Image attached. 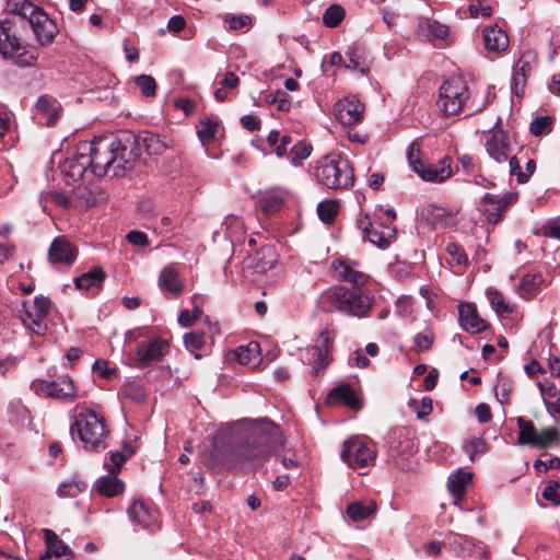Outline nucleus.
<instances>
[{
    "instance_id": "f257e3e1",
    "label": "nucleus",
    "mask_w": 560,
    "mask_h": 560,
    "mask_svg": "<svg viewBox=\"0 0 560 560\" xmlns=\"http://www.w3.org/2000/svg\"><path fill=\"white\" fill-rule=\"evenodd\" d=\"M114 136L80 142L62 164V173L72 182L102 177L112 171Z\"/></svg>"
},
{
    "instance_id": "f03ea898",
    "label": "nucleus",
    "mask_w": 560,
    "mask_h": 560,
    "mask_svg": "<svg viewBox=\"0 0 560 560\" xmlns=\"http://www.w3.org/2000/svg\"><path fill=\"white\" fill-rule=\"evenodd\" d=\"M240 430L242 436L235 454L250 468L259 467L282 443L280 428L266 418L244 421Z\"/></svg>"
},
{
    "instance_id": "7ed1b4c3",
    "label": "nucleus",
    "mask_w": 560,
    "mask_h": 560,
    "mask_svg": "<svg viewBox=\"0 0 560 560\" xmlns=\"http://www.w3.org/2000/svg\"><path fill=\"white\" fill-rule=\"evenodd\" d=\"M70 433L74 438L78 434L85 451L101 452L107 447L109 430L105 419L90 409H74Z\"/></svg>"
},
{
    "instance_id": "20e7f679",
    "label": "nucleus",
    "mask_w": 560,
    "mask_h": 560,
    "mask_svg": "<svg viewBox=\"0 0 560 560\" xmlns=\"http://www.w3.org/2000/svg\"><path fill=\"white\" fill-rule=\"evenodd\" d=\"M323 299L335 311L349 316L365 317L372 308L374 298L361 288L335 285L323 293Z\"/></svg>"
},
{
    "instance_id": "39448f33",
    "label": "nucleus",
    "mask_w": 560,
    "mask_h": 560,
    "mask_svg": "<svg viewBox=\"0 0 560 560\" xmlns=\"http://www.w3.org/2000/svg\"><path fill=\"white\" fill-rule=\"evenodd\" d=\"M316 178L329 189H347L354 183V173L346 156L331 152L318 161Z\"/></svg>"
},
{
    "instance_id": "423d86ee",
    "label": "nucleus",
    "mask_w": 560,
    "mask_h": 560,
    "mask_svg": "<svg viewBox=\"0 0 560 560\" xmlns=\"http://www.w3.org/2000/svg\"><path fill=\"white\" fill-rule=\"evenodd\" d=\"M13 12L26 20L36 42L40 46L51 44L59 33L55 20H52L40 7L24 0L14 4Z\"/></svg>"
},
{
    "instance_id": "0eeeda50",
    "label": "nucleus",
    "mask_w": 560,
    "mask_h": 560,
    "mask_svg": "<svg viewBox=\"0 0 560 560\" xmlns=\"http://www.w3.org/2000/svg\"><path fill=\"white\" fill-rule=\"evenodd\" d=\"M22 38L16 35V23L13 19L0 20V55L4 59H13L20 67H30L38 58L37 52L23 50Z\"/></svg>"
},
{
    "instance_id": "6e6552de",
    "label": "nucleus",
    "mask_w": 560,
    "mask_h": 560,
    "mask_svg": "<svg viewBox=\"0 0 560 560\" xmlns=\"http://www.w3.org/2000/svg\"><path fill=\"white\" fill-rule=\"evenodd\" d=\"M469 98L468 88L460 78L453 77L443 82L439 91L436 106L445 116L458 114Z\"/></svg>"
},
{
    "instance_id": "1a4fd4ad",
    "label": "nucleus",
    "mask_w": 560,
    "mask_h": 560,
    "mask_svg": "<svg viewBox=\"0 0 560 560\" xmlns=\"http://www.w3.org/2000/svg\"><path fill=\"white\" fill-rule=\"evenodd\" d=\"M52 308L49 298L37 295L33 301L22 303L21 319L25 328L32 332L44 336L48 330V316Z\"/></svg>"
},
{
    "instance_id": "9d476101",
    "label": "nucleus",
    "mask_w": 560,
    "mask_h": 560,
    "mask_svg": "<svg viewBox=\"0 0 560 560\" xmlns=\"http://www.w3.org/2000/svg\"><path fill=\"white\" fill-rule=\"evenodd\" d=\"M488 155L498 164L509 162L510 172L520 168V160L514 153L513 139L502 130H495L485 143Z\"/></svg>"
},
{
    "instance_id": "9b49d317",
    "label": "nucleus",
    "mask_w": 560,
    "mask_h": 560,
    "mask_svg": "<svg viewBox=\"0 0 560 560\" xmlns=\"http://www.w3.org/2000/svg\"><path fill=\"white\" fill-rule=\"evenodd\" d=\"M140 158L136 142L130 138L119 139L114 137L113 147V176H124L128 171H131Z\"/></svg>"
},
{
    "instance_id": "f8f14e48",
    "label": "nucleus",
    "mask_w": 560,
    "mask_h": 560,
    "mask_svg": "<svg viewBox=\"0 0 560 560\" xmlns=\"http://www.w3.org/2000/svg\"><path fill=\"white\" fill-rule=\"evenodd\" d=\"M518 199V194L508 191L503 195L486 194L479 203V211L489 224H497L503 218L508 207Z\"/></svg>"
},
{
    "instance_id": "ddd939ff",
    "label": "nucleus",
    "mask_w": 560,
    "mask_h": 560,
    "mask_svg": "<svg viewBox=\"0 0 560 560\" xmlns=\"http://www.w3.org/2000/svg\"><path fill=\"white\" fill-rule=\"evenodd\" d=\"M341 458L349 467H368L374 462L375 452L363 440L351 438L343 443Z\"/></svg>"
},
{
    "instance_id": "4468645a",
    "label": "nucleus",
    "mask_w": 560,
    "mask_h": 560,
    "mask_svg": "<svg viewBox=\"0 0 560 560\" xmlns=\"http://www.w3.org/2000/svg\"><path fill=\"white\" fill-rule=\"evenodd\" d=\"M331 270L338 281L349 282L353 284L354 288H361L370 280V276L360 270L359 264L354 260L345 258L334 259L331 261Z\"/></svg>"
},
{
    "instance_id": "2eb2a0df",
    "label": "nucleus",
    "mask_w": 560,
    "mask_h": 560,
    "mask_svg": "<svg viewBox=\"0 0 560 560\" xmlns=\"http://www.w3.org/2000/svg\"><path fill=\"white\" fill-rule=\"evenodd\" d=\"M33 386L55 399L73 401L78 398L74 384L68 376H62L58 381H35Z\"/></svg>"
},
{
    "instance_id": "dca6fc26",
    "label": "nucleus",
    "mask_w": 560,
    "mask_h": 560,
    "mask_svg": "<svg viewBox=\"0 0 560 560\" xmlns=\"http://www.w3.org/2000/svg\"><path fill=\"white\" fill-rule=\"evenodd\" d=\"M364 108L357 97H345L335 104V116L343 126H353L362 120Z\"/></svg>"
},
{
    "instance_id": "f3484780",
    "label": "nucleus",
    "mask_w": 560,
    "mask_h": 560,
    "mask_svg": "<svg viewBox=\"0 0 560 560\" xmlns=\"http://www.w3.org/2000/svg\"><path fill=\"white\" fill-rule=\"evenodd\" d=\"M127 513L131 522L140 525L142 528L153 529L158 526L159 513L150 502L137 499Z\"/></svg>"
},
{
    "instance_id": "a211bd4d",
    "label": "nucleus",
    "mask_w": 560,
    "mask_h": 560,
    "mask_svg": "<svg viewBox=\"0 0 560 560\" xmlns=\"http://www.w3.org/2000/svg\"><path fill=\"white\" fill-rule=\"evenodd\" d=\"M78 256V248L65 236L56 237L48 249V259L51 264L71 266Z\"/></svg>"
},
{
    "instance_id": "6ab92c4d",
    "label": "nucleus",
    "mask_w": 560,
    "mask_h": 560,
    "mask_svg": "<svg viewBox=\"0 0 560 560\" xmlns=\"http://www.w3.org/2000/svg\"><path fill=\"white\" fill-rule=\"evenodd\" d=\"M61 106L56 98L43 95L35 105L34 118L39 125L52 126L59 119Z\"/></svg>"
},
{
    "instance_id": "aec40b11",
    "label": "nucleus",
    "mask_w": 560,
    "mask_h": 560,
    "mask_svg": "<svg viewBox=\"0 0 560 560\" xmlns=\"http://www.w3.org/2000/svg\"><path fill=\"white\" fill-rule=\"evenodd\" d=\"M451 158L444 156L438 163L425 165L423 162L421 167H418L415 172L424 182L430 183H443L452 176Z\"/></svg>"
},
{
    "instance_id": "412c9836",
    "label": "nucleus",
    "mask_w": 560,
    "mask_h": 560,
    "mask_svg": "<svg viewBox=\"0 0 560 560\" xmlns=\"http://www.w3.org/2000/svg\"><path fill=\"white\" fill-rule=\"evenodd\" d=\"M168 351V343L162 338H154L149 342L137 346L136 355L142 365L160 361Z\"/></svg>"
},
{
    "instance_id": "4be33fe9",
    "label": "nucleus",
    "mask_w": 560,
    "mask_h": 560,
    "mask_svg": "<svg viewBox=\"0 0 560 560\" xmlns=\"http://www.w3.org/2000/svg\"><path fill=\"white\" fill-rule=\"evenodd\" d=\"M43 534L46 545V553L38 560H51V557H55L56 560H71L73 558L72 550L57 536L54 530L44 529Z\"/></svg>"
},
{
    "instance_id": "5701e85b",
    "label": "nucleus",
    "mask_w": 560,
    "mask_h": 560,
    "mask_svg": "<svg viewBox=\"0 0 560 560\" xmlns=\"http://www.w3.org/2000/svg\"><path fill=\"white\" fill-rule=\"evenodd\" d=\"M459 323L470 334H479L487 329V323L477 313L474 304L464 303L458 306Z\"/></svg>"
},
{
    "instance_id": "b1692460",
    "label": "nucleus",
    "mask_w": 560,
    "mask_h": 560,
    "mask_svg": "<svg viewBox=\"0 0 560 560\" xmlns=\"http://www.w3.org/2000/svg\"><path fill=\"white\" fill-rule=\"evenodd\" d=\"M485 48L488 52L499 54L509 45L506 33L497 25L487 26L482 31Z\"/></svg>"
},
{
    "instance_id": "393cba45",
    "label": "nucleus",
    "mask_w": 560,
    "mask_h": 560,
    "mask_svg": "<svg viewBox=\"0 0 560 560\" xmlns=\"http://www.w3.org/2000/svg\"><path fill=\"white\" fill-rule=\"evenodd\" d=\"M448 32L450 30L446 25L434 20L421 19L418 23V34L432 43L438 40L446 42Z\"/></svg>"
},
{
    "instance_id": "a878e982",
    "label": "nucleus",
    "mask_w": 560,
    "mask_h": 560,
    "mask_svg": "<svg viewBox=\"0 0 560 560\" xmlns=\"http://www.w3.org/2000/svg\"><path fill=\"white\" fill-rule=\"evenodd\" d=\"M359 226L363 230L364 236L374 245L378 247H387L390 243V240L394 236V230H388L387 232L378 231L375 229L369 220L368 215L360 218L358 220Z\"/></svg>"
},
{
    "instance_id": "bb28decb",
    "label": "nucleus",
    "mask_w": 560,
    "mask_h": 560,
    "mask_svg": "<svg viewBox=\"0 0 560 560\" xmlns=\"http://www.w3.org/2000/svg\"><path fill=\"white\" fill-rule=\"evenodd\" d=\"M332 341L329 337L328 330H322L317 337L315 345L308 349L314 363L319 368H325L328 364V354L330 352Z\"/></svg>"
},
{
    "instance_id": "cd10ccee",
    "label": "nucleus",
    "mask_w": 560,
    "mask_h": 560,
    "mask_svg": "<svg viewBox=\"0 0 560 560\" xmlns=\"http://www.w3.org/2000/svg\"><path fill=\"white\" fill-rule=\"evenodd\" d=\"M285 196L287 194L283 189L272 188L261 192L258 202L265 213L271 214L282 208Z\"/></svg>"
},
{
    "instance_id": "c85d7f7f",
    "label": "nucleus",
    "mask_w": 560,
    "mask_h": 560,
    "mask_svg": "<svg viewBox=\"0 0 560 560\" xmlns=\"http://www.w3.org/2000/svg\"><path fill=\"white\" fill-rule=\"evenodd\" d=\"M330 404L342 402L352 409L360 407V400L357 393L349 384H341L330 390L327 396Z\"/></svg>"
},
{
    "instance_id": "c756f323",
    "label": "nucleus",
    "mask_w": 560,
    "mask_h": 560,
    "mask_svg": "<svg viewBox=\"0 0 560 560\" xmlns=\"http://www.w3.org/2000/svg\"><path fill=\"white\" fill-rule=\"evenodd\" d=\"M131 140L136 142L138 150L142 148L150 155L162 154L166 149L160 136L150 131H142L137 138Z\"/></svg>"
},
{
    "instance_id": "7c9ffc66",
    "label": "nucleus",
    "mask_w": 560,
    "mask_h": 560,
    "mask_svg": "<svg viewBox=\"0 0 560 560\" xmlns=\"http://www.w3.org/2000/svg\"><path fill=\"white\" fill-rule=\"evenodd\" d=\"M94 489L103 497L114 498L122 493L125 490V483L114 475L100 477Z\"/></svg>"
},
{
    "instance_id": "2f4dec72",
    "label": "nucleus",
    "mask_w": 560,
    "mask_h": 560,
    "mask_svg": "<svg viewBox=\"0 0 560 560\" xmlns=\"http://www.w3.org/2000/svg\"><path fill=\"white\" fill-rule=\"evenodd\" d=\"M222 229L224 230L225 237L232 244L241 243L245 240V224L240 217L228 215L222 223Z\"/></svg>"
},
{
    "instance_id": "473e14b6",
    "label": "nucleus",
    "mask_w": 560,
    "mask_h": 560,
    "mask_svg": "<svg viewBox=\"0 0 560 560\" xmlns=\"http://www.w3.org/2000/svg\"><path fill=\"white\" fill-rule=\"evenodd\" d=\"M471 478V472L462 470H458L448 478L447 487L455 499V503L459 502L464 498L466 488L470 483Z\"/></svg>"
},
{
    "instance_id": "72a5a7b5",
    "label": "nucleus",
    "mask_w": 560,
    "mask_h": 560,
    "mask_svg": "<svg viewBox=\"0 0 560 560\" xmlns=\"http://www.w3.org/2000/svg\"><path fill=\"white\" fill-rule=\"evenodd\" d=\"M249 267H253L258 272H265L270 269L275 262V252L270 246H264L255 254L249 255L248 258Z\"/></svg>"
},
{
    "instance_id": "f704fd0d",
    "label": "nucleus",
    "mask_w": 560,
    "mask_h": 560,
    "mask_svg": "<svg viewBox=\"0 0 560 560\" xmlns=\"http://www.w3.org/2000/svg\"><path fill=\"white\" fill-rule=\"evenodd\" d=\"M105 277V272L101 267H94L80 277H77L74 284L77 289L80 290L100 289Z\"/></svg>"
},
{
    "instance_id": "c9c22d12",
    "label": "nucleus",
    "mask_w": 560,
    "mask_h": 560,
    "mask_svg": "<svg viewBox=\"0 0 560 560\" xmlns=\"http://www.w3.org/2000/svg\"><path fill=\"white\" fill-rule=\"evenodd\" d=\"M159 284L164 291L173 294H179L183 291V283L179 279V273L171 266L162 269L159 277Z\"/></svg>"
},
{
    "instance_id": "e433bc0d",
    "label": "nucleus",
    "mask_w": 560,
    "mask_h": 560,
    "mask_svg": "<svg viewBox=\"0 0 560 560\" xmlns=\"http://www.w3.org/2000/svg\"><path fill=\"white\" fill-rule=\"evenodd\" d=\"M375 503L371 500L352 502L347 508V515L353 522H362L375 512Z\"/></svg>"
},
{
    "instance_id": "4c0bfd02",
    "label": "nucleus",
    "mask_w": 560,
    "mask_h": 560,
    "mask_svg": "<svg viewBox=\"0 0 560 560\" xmlns=\"http://www.w3.org/2000/svg\"><path fill=\"white\" fill-rule=\"evenodd\" d=\"M260 347L256 341H250L245 346H241L235 350V358L241 364L256 366L260 362Z\"/></svg>"
},
{
    "instance_id": "58836bf2",
    "label": "nucleus",
    "mask_w": 560,
    "mask_h": 560,
    "mask_svg": "<svg viewBox=\"0 0 560 560\" xmlns=\"http://www.w3.org/2000/svg\"><path fill=\"white\" fill-rule=\"evenodd\" d=\"M448 545L456 555L462 557L470 556L476 547V542L471 537L459 534H451Z\"/></svg>"
},
{
    "instance_id": "ea45409f",
    "label": "nucleus",
    "mask_w": 560,
    "mask_h": 560,
    "mask_svg": "<svg viewBox=\"0 0 560 560\" xmlns=\"http://www.w3.org/2000/svg\"><path fill=\"white\" fill-rule=\"evenodd\" d=\"M517 427H518V435L517 441L521 445H530L534 447V444L537 439L538 431L535 428V424L530 420H526L523 417L517 418Z\"/></svg>"
},
{
    "instance_id": "a19ab883",
    "label": "nucleus",
    "mask_w": 560,
    "mask_h": 560,
    "mask_svg": "<svg viewBox=\"0 0 560 560\" xmlns=\"http://www.w3.org/2000/svg\"><path fill=\"white\" fill-rule=\"evenodd\" d=\"M542 282L544 278L540 273L524 275L520 282V291L522 296L530 298L535 295L539 291Z\"/></svg>"
},
{
    "instance_id": "79ce46f5",
    "label": "nucleus",
    "mask_w": 560,
    "mask_h": 560,
    "mask_svg": "<svg viewBox=\"0 0 560 560\" xmlns=\"http://www.w3.org/2000/svg\"><path fill=\"white\" fill-rule=\"evenodd\" d=\"M397 444L392 446V452L395 455L408 457L415 452V443L410 438V432L401 430L397 435Z\"/></svg>"
},
{
    "instance_id": "37998d69",
    "label": "nucleus",
    "mask_w": 560,
    "mask_h": 560,
    "mask_svg": "<svg viewBox=\"0 0 560 560\" xmlns=\"http://www.w3.org/2000/svg\"><path fill=\"white\" fill-rule=\"evenodd\" d=\"M218 121L212 118H203L197 126V135L200 141L206 144L215 138L218 132Z\"/></svg>"
},
{
    "instance_id": "c03bdc74",
    "label": "nucleus",
    "mask_w": 560,
    "mask_h": 560,
    "mask_svg": "<svg viewBox=\"0 0 560 560\" xmlns=\"http://www.w3.org/2000/svg\"><path fill=\"white\" fill-rule=\"evenodd\" d=\"M558 444H560L559 431L556 428H546L538 432L534 447L548 448Z\"/></svg>"
},
{
    "instance_id": "a18cd8bd",
    "label": "nucleus",
    "mask_w": 560,
    "mask_h": 560,
    "mask_svg": "<svg viewBox=\"0 0 560 560\" xmlns=\"http://www.w3.org/2000/svg\"><path fill=\"white\" fill-rule=\"evenodd\" d=\"M462 448L469 456L470 462H474L477 455L487 452V443L482 438L472 436L463 443Z\"/></svg>"
},
{
    "instance_id": "49530a36",
    "label": "nucleus",
    "mask_w": 560,
    "mask_h": 560,
    "mask_svg": "<svg viewBox=\"0 0 560 560\" xmlns=\"http://www.w3.org/2000/svg\"><path fill=\"white\" fill-rule=\"evenodd\" d=\"M339 211V202L336 200H324L317 206V213L319 219L325 223H330L335 220Z\"/></svg>"
},
{
    "instance_id": "de8ad7c7",
    "label": "nucleus",
    "mask_w": 560,
    "mask_h": 560,
    "mask_svg": "<svg viewBox=\"0 0 560 560\" xmlns=\"http://www.w3.org/2000/svg\"><path fill=\"white\" fill-rule=\"evenodd\" d=\"M345 18V9L339 4L329 5L324 14L323 22L328 27H336Z\"/></svg>"
},
{
    "instance_id": "09e8293b",
    "label": "nucleus",
    "mask_w": 560,
    "mask_h": 560,
    "mask_svg": "<svg viewBox=\"0 0 560 560\" xmlns=\"http://www.w3.org/2000/svg\"><path fill=\"white\" fill-rule=\"evenodd\" d=\"M421 215L428 222L438 225L442 224L445 221V219L447 218V211L442 207L429 205L422 209Z\"/></svg>"
},
{
    "instance_id": "8fccbe9b",
    "label": "nucleus",
    "mask_w": 560,
    "mask_h": 560,
    "mask_svg": "<svg viewBox=\"0 0 560 560\" xmlns=\"http://www.w3.org/2000/svg\"><path fill=\"white\" fill-rule=\"evenodd\" d=\"M536 58L537 56L535 51H524L520 59L517 60V62L515 63L513 72L528 77L533 69V65L536 61Z\"/></svg>"
},
{
    "instance_id": "3c124183",
    "label": "nucleus",
    "mask_w": 560,
    "mask_h": 560,
    "mask_svg": "<svg viewBox=\"0 0 560 560\" xmlns=\"http://www.w3.org/2000/svg\"><path fill=\"white\" fill-rule=\"evenodd\" d=\"M312 152L311 144L304 141H298L289 151L290 161L293 165H300L301 162L310 156Z\"/></svg>"
},
{
    "instance_id": "603ef678",
    "label": "nucleus",
    "mask_w": 560,
    "mask_h": 560,
    "mask_svg": "<svg viewBox=\"0 0 560 560\" xmlns=\"http://www.w3.org/2000/svg\"><path fill=\"white\" fill-rule=\"evenodd\" d=\"M184 343L186 349L194 353L196 359H199L200 354H198L197 351L200 350L205 345V334L197 331L185 334Z\"/></svg>"
},
{
    "instance_id": "864d4df0",
    "label": "nucleus",
    "mask_w": 560,
    "mask_h": 560,
    "mask_svg": "<svg viewBox=\"0 0 560 560\" xmlns=\"http://www.w3.org/2000/svg\"><path fill=\"white\" fill-rule=\"evenodd\" d=\"M487 293L491 306L499 315H510L513 312L512 306L505 303L503 295L499 291L490 289Z\"/></svg>"
},
{
    "instance_id": "5fc2aeb1",
    "label": "nucleus",
    "mask_w": 560,
    "mask_h": 560,
    "mask_svg": "<svg viewBox=\"0 0 560 560\" xmlns=\"http://www.w3.org/2000/svg\"><path fill=\"white\" fill-rule=\"evenodd\" d=\"M86 488L85 482L81 480H70L59 485L57 494L61 498L74 497L79 492H83Z\"/></svg>"
},
{
    "instance_id": "6e6d98bb",
    "label": "nucleus",
    "mask_w": 560,
    "mask_h": 560,
    "mask_svg": "<svg viewBox=\"0 0 560 560\" xmlns=\"http://www.w3.org/2000/svg\"><path fill=\"white\" fill-rule=\"evenodd\" d=\"M119 395L137 402H140L145 398L144 389L141 385L135 382L125 384L120 388Z\"/></svg>"
},
{
    "instance_id": "4d7b16f0",
    "label": "nucleus",
    "mask_w": 560,
    "mask_h": 560,
    "mask_svg": "<svg viewBox=\"0 0 560 560\" xmlns=\"http://www.w3.org/2000/svg\"><path fill=\"white\" fill-rule=\"evenodd\" d=\"M135 83L143 96L151 97L155 95L156 82L153 77L147 74L138 75L135 78Z\"/></svg>"
},
{
    "instance_id": "13d9d810",
    "label": "nucleus",
    "mask_w": 560,
    "mask_h": 560,
    "mask_svg": "<svg viewBox=\"0 0 560 560\" xmlns=\"http://www.w3.org/2000/svg\"><path fill=\"white\" fill-rule=\"evenodd\" d=\"M552 129V119L549 116L536 117L529 126V130L534 136L548 135Z\"/></svg>"
},
{
    "instance_id": "bf43d9fd",
    "label": "nucleus",
    "mask_w": 560,
    "mask_h": 560,
    "mask_svg": "<svg viewBox=\"0 0 560 560\" xmlns=\"http://www.w3.org/2000/svg\"><path fill=\"white\" fill-rule=\"evenodd\" d=\"M415 345L413 350L417 352L428 351L431 349L433 341H434V335L431 330H425L422 332H418L415 336Z\"/></svg>"
},
{
    "instance_id": "052dcab7",
    "label": "nucleus",
    "mask_w": 560,
    "mask_h": 560,
    "mask_svg": "<svg viewBox=\"0 0 560 560\" xmlns=\"http://www.w3.org/2000/svg\"><path fill=\"white\" fill-rule=\"evenodd\" d=\"M446 253L450 255L451 265L463 266L468 264V258L464 253L463 248L456 243H448L446 245Z\"/></svg>"
},
{
    "instance_id": "680f3d73",
    "label": "nucleus",
    "mask_w": 560,
    "mask_h": 560,
    "mask_svg": "<svg viewBox=\"0 0 560 560\" xmlns=\"http://www.w3.org/2000/svg\"><path fill=\"white\" fill-rule=\"evenodd\" d=\"M266 103L269 105H277V108L280 112H287L290 109L291 103L287 98V94L283 91H277L276 93H270L266 96Z\"/></svg>"
},
{
    "instance_id": "e2e57ef3",
    "label": "nucleus",
    "mask_w": 560,
    "mask_h": 560,
    "mask_svg": "<svg viewBox=\"0 0 560 560\" xmlns=\"http://www.w3.org/2000/svg\"><path fill=\"white\" fill-rule=\"evenodd\" d=\"M224 22L228 24L229 30L237 31L241 28H244L252 24V19L249 15L246 14H240V15H233V14H226L224 18Z\"/></svg>"
},
{
    "instance_id": "0e129e2a",
    "label": "nucleus",
    "mask_w": 560,
    "mask_h": 560,
    "mask_svg": "<svg viewBox=\"0 0 560 560\" xmlns=\"http://www.w3.org/2000/svg\"><path fill=\"white\" fill-rule=\"evenodd\" d=\"M126 462V456L120 452H112L109 459H105L104 467L110 475H116Z\"/></svg>"
},
{
    "instance_id": "69168bd1",
    "label": "nucleus",
    "mask_w": 560,
    "mask_h": 560,
    "mask_svg": "<svg viewBox=\"0 0 560 560\" xmlns=\"http://www.w3.org/2000/svg\"><path fill=\"white\" fill-rule=\"evenodd\" d=\"M559 482L558 481H549L542 491V498L553 505L560 504V492H559Z\"/></svg>"
},
{
    "instance_id": "338daca9",
    "label": "nucleus",
    "mask_w": 560,
    "mask_h": 560,
    "mask_svg": "<svg viewBox=\"0 0 560 560\" xmlns=\"http://www.w3.org/2000/svg\"><path fill=\"white\" fill-rule=\"evenodd\" d=\"M420 145L417 141H412L407 150V159L409 162V165L413 171H416L418 167H421L422 161L420 159Z\"/></svg>"
},
{
    "instance_id": "774afa93",
    "label": "nucleus",
    "mask_w": 560,
    "mask_h": 560,
    "mask_svg": "<svg viewBox=\"0 0 560 560\" xmlns=\"http://www.w3.org/2000/svg\"><path fill=\"white\" fill-rule=\"evenodd\" d=\"M201 313L199 307H195L191 312L184 310L178 315V323L183 327H189L200 317Z\"/></svg>"
}]
</instances>
